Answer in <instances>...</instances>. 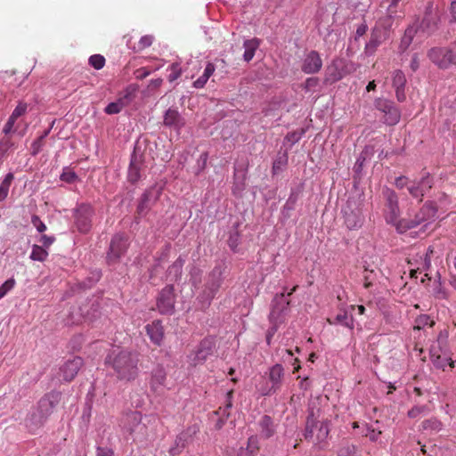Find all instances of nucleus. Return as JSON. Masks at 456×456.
<instances>
[{
    "instance_id": "obj_1",
    "label": "nucleus",
    "mask_w": 456,
    "mask_h": 456,
    "mask_svg": "<svg viewBox=\"0 0 456 456\" xmlns=\"http://www.w3.org/2000/svg\"><path fill=\"white\" fill-rule=\"evenodd\" d=\"M138 354L120 347H113L105 358V364L110 366L118 379L122 381H133L139 373Z\"/></svg>"
},
{
    "instance_id": "obj_2",
    "label": "nucleus",
    "mask_w": 456,
    "mask_h": 456,
    "mask_svg": "<svg viewBox=\"0 0 456 456\" xmlns=\"http://www.w3.org/2000/svg\"><path fill=\"white\" fill-rule=\"evenodd\" d=\"M329 433V421H319L312 410L306 419L305 439L314 444H320L327 439Z\"/></svg>"
},
{
    "instance_id": "obj_3",
    "label": "nucleus",
    "mask_w": 456,
    "mask_h": 456,
    "mask_svg": "<svg viewBox=\"0 0 456 456\" xmlns=\"http://www.w3.org/2000/svg\"><path fill=\"white\" fill-rule=\"evenodd\" d=\"M123 428L133 436L134 441L142 442L147 438V427L142 423V414L138 411H132L126 415Z\"/></svg>"
},
{
    "instance_id": "obj_4",
    "label": "nucleus",
    "mask_w": 456,
    "mask_h": 456,
    "mask_svg": "<svg viewBox=\"0 0 456 456\" xmlns=\"http://www.w3.org/2000/svg\"><path fill=\"white\" fill-rule=\"evenodd\" d=\"M436 212L437 209L435 204L433 202H427L420 208L414 219H401L397 224V231L402 233L409 229L416 227L422 222L431 220L436 216Z\"/></svg>"
},
{
    "instance_id": "obj_5",
    "label": "nucleus",
    "mask_w": 456,
    "mask_h": 456,
    "mask_svg": "<svg viewBox=\"0 0 456 456\" xmlns=\"http://www.w3.org/2000/svg\"><path fill=\"white\" fill-rule=\"evenodd\" d=\"M383 196L385 199L384 216L387 223L395 225L400 222V208L398 204V197L395 191L386 187L383 189Z\"/></svg>"
},
{
    "instance_id": "obj_6",
    "label": "nucleus",
    "mask_w": 456,
    "mask_h": 456,
    "mask_svg": "<svg viewBox=\"0 0 456 456\" xmlns=\"http://www.w3.org/2000/svg\"><path fill=\"white\" fill-rule=\"evenodd\" d=\"M221 283L220 273L213 271L208 276L204 290L198 297V299L201 304V309H206L210 305L212 299L215 297L221 286Z\"/></svg>"
},
{
    "instance_id": "obj_7",
    "label": "nucleus",
    "mask_w": 456,
    "mask_h": 456,
    "mask_svg": "<svg viewBox=\"0 0 456 456\" xmlns=\"http://www.w3.org/2000/svg\"><path fill=\"white\" fill-rule=\"evenodd\" d=\"M215 344L210 338H204L198 347L187 355V362L190 366L196 367L203 364L209 355L213 354Z\"/></svg>"
},
{
    "instance_id": "obj_8",
    "label": "nucleus",
    "mask_w": 456,
    "mask_h": 456,
    "mask_svg": "<svg viewBox=\"0 0 456 456\" xmlns=\"http://www.w3.org/2000/svg\"><path fill=\"white\" fill-rule=\"evenodd\" d=\"M161 192L162 188H157L156 185L144 191L136 208L135 219L143 217L148 214L152 205L159 199Z\"/></svg>"
},
{
    "instance_id": "obj_9",
    "label": "nucleus",
    "mask_w": 456,
    "mask_h": 456,
    "mask_svg": "<svg viewBox=\"0 0 456 456\" xmlns=\"http://www.w3.org/2000/svg\"><path fill=\"white\" fill-rule=\"evenodd\" d=\"M374 105L384 114V122L387 125L395 126L400 121L401 112L393 102L379 98L375 101Z\"/></svg>"
},
{
    "instance_id": "obj_10",
    "label": "nucleus",
    "mask_w": 456,
    "mask_h": 456,
    "mask_svg": "<svg viewBox=\"0 0 456 456\" xmlns=\"http://www.w3.org/2000/svg\"><path fill=\"white\" fill-rule=\"evenodd\" d=\"M93 214L94 209L92 206L85 203L78 205L74 210V222L79 232L86 233L90 231Z\"/></svg>"
},
{
    "instance_id": "obj_11",
    "label": "nucleus",
    "mask_w": 456,
    "mask_h": 456,
    "mask_svg": "<svg viewBox=\"0 0 456 456\" xmlns=\"http://www.w3.org/2000/svg\"><path fill=\"white\" fill-rule=\"evenodd\" d=\"M349 72L345 60L334 59L326 68L324 82L330 85L334 84L341 80Z\"/></svg>"
},
{
    "instance_id": "obj_12",
    "label": "nucleus",
    "mask_w": 456,
    "mask_h": 456,
    "mask_svg": "<svg viewBox=\"0 0 456 456\" xmlns=\"http://www.w3.org/2000/svg\"><path fill=\"white\" fill-rule=\"evenodd\" d=\"M428 57L440 69H448L452 65V44L448 46L430 49Z\"/></svg>"
},
{
    "instance_id": "obj_13",
    "label": "nucleus",
    "mask_w": 456,
    "mask_h": 456,
    "mask_svg": "<svg viewBox=\"0 0 456 456\" xmlns=\"http://www.w3.org/2000/svg\"><path fill=\"white\" fill-rule=\"evenodd\" d=\"M128 248V238L124 234H116L110 241L108 260L116 262L126 252Z\"/></svg>"
},
{
    "instance_id": "obj_14",
    "label": "nucleus",
    "mask_w": 456,
    "mask_h": 456,
    "mask_svg": "<svg viewBox=\"0 0 456 456\" xmlns=\"http://www.w3.org/2000/svg\"><path fill=\"white\" fill-rule=\"evenodd\" d=\"M432 186L433 179L428 174H427L419 182L412 181V183L408 186V191L413 198L419 199V201H422V198L432 188Z\"/></svg>"
},
{
    "instance_id": "obj_15",
    "label": "nucleus",
    "mask_w": 456,
    "mask_h": 456,
    "mask_svg": "<svg viewBox=\"0 0 456 456\" xmlns=\"http://www.w3.org/2000/svg\"><path fill=\"white\" fill-rule=\"evenodd\" d=\"M175 305L174 287L166 286L159 293L157 306L161 314L172 313Z\"/></svg>"
},
{
    "instance_id": "obj_16",
    "label": "nucleus",
    "mask_w": 456,
    "mask_h": 456,
    "mask_svg": "<svg viewBox=\"0 0 456 456\" xmlns=\"http://www.w3.org/2000/svg\"><path fill=\"white\" fill-rule=\"evenodd\" d=\"M322 67V60L318 52L312 50L305 54L302 65L301 70L305 74H316Z\"/></svg>"
},
{
    "instance_id": "obj_17",
    "label": "nucleus",
    "mask_w": 456,
    "mask_h": 456,
    "mask_svg": "<svg viewBox=\"0 0 456 456\" xmlns=\"http://www.w3.org/2000/svg\"><path fill=\"white\" fill-rule=\"evenodd\" d=\"M84 364V361L79 356H75L70 360H68L61 368H60V376L62 377V379L69 382L77 374L78 370Z\"/></svg>"
},
{
    "instance_id": "obj_18",
    "label": "nucleus",
    "mask_w": 456,
    "mask_h": 456,
    "mask_svg": "<svg viewBox=\"0 0 456 456\" xmlns=\"http://www.w3.org/2000/svg\"><path fill=\"white\" fill-rule=\"evenodd\" d=\"M197 432L195 427L189 428L183 431L175 439V445L170 448L169 453L171 456L179 455L182 451L186 447L189 442L191 440L192 436Z\"/></svg>"
},
{
    "instance_id": "obj_19",
    "label": "nucleus",
    "mask_w": 456,
    "mask_h": 456,
    "mask_svg": "<svg viewBox=\"0 0 456 456\" xmlns=\"http://www.w3.org/2000/svg\"><path fill=\"white\" fill-rule=\"evenodd\" d=\"M145 330L151 341L156 346H160L164 338V329L161 322L159 320L153 321L145 326Z\"/></svg>"
},
{
    "instance_id": "obj_20",
    "label": "nucleus",
    "mask_w": 456,
    "mask_h": 456,
    "mask_svg": "<svg viewBox=\"0 0 456 456\" xmlns=\"http://www.w3.org/2000/svg\"><path fill=\"white\" fill-rule=\"evenodd\" d=\"M163 123L166 126L174 127L176 130H180L185 125L184 118L178 110L171 108L166 111Z\"/></svg>"
},
{
    "instance_id": "obj_21",
    "label": "nucleus",
    "mask_w": 456,
    "mask_h": 456,
    "mask_svg": "<svg viewBox=\"0 0 456 456\" xmlns=\"http://www.w3.org/2000/svg\"><path fill=\"white\" fill-rule=\"evenodd\" d=\"M167 379V372L163 366L158 365L156 368L152 370L151 378V387L156 391L159 387L165 385Z\"/></svg>"
},
{
    "instance_id": "obj_22",
    "label": "nucleus",
    "mask_w": 456,
    "mask_h": 456,
    "mask_svg": "<svg viewBox=\"0 0 456 456\" xmlns=\"http://www.w3.org/2000/svg\"><path fill=\"white\" fill-rule=\"evenodd\" d=\"M283 375L284 370L281 364H275L270 369L269 379L272 382L270 391L275 393L280 389Z\"/></svg>"
},
{
    "instance_id": "obj_23",
    "label": "nucleus",
    "mask_w": 456,
    "mask_h": 456,
    "mask_svg": "<svg viewBox=\"0 0 456 456\" xmlns=\"http://www.w3.org/2000/svg\"><path fill=\"white\" fill-rule=\"evenodd\" d=\"M53 409V403L49 395L43 397L38 403L39 419L37 424H42L44 420L51 414Z\"/></svg>"
},
{
    "instance_id": "obj_24",
    "label": "nucleus",
    "mask_w": 456,
    "mask_h": 456,
    "mask_svg": "<svg viewBox=\"0 0 456 456\" xmlns=\"http://www.w3.org/2000/svg\"><path fill=\"white\" fill-rule=\"evenodd\" d=\"M362 216L359 209L347 212L345 210V224L348 229H357L362 226Z\"/></svg>"
},
{
    "instance_id": "obj_25",
    "label": "nucleus",
    "mask_w": 456,
    "mask_h": 456,
    "mask_svg": "<svg viewBox=\"0 0 456 456\" xmlns=\"http://www.w3.org/2000/svg\"><path fill=\"white\" fill-rule=\"evenodd\" d=\"M260 435L262 437L268 439L275 433L273 421L271 417L265 415L259 420Z\"/></svg>"
},
{
    "instance_id": "obj_26",
    "label": "nucleus",
    "mask_w": 456,
    "mask_h": 456,
    "mask_svg": "<svg viewBox=\"0 0 456 456\" xmlns=\"http://www.w3.org/2000/svg\"><path fill=\"white\" fill-rule=\"evenodd\" d=\"M439 16L437 13L427 12L421 21V27L428 33L437 29Z\"/></svg>"
},
{
    "instance_id": "obj_27",
    "label": "nucleus",
    "mask_w": 456,
    "mask_h": 456,
    "mask_svg": "<svg viewBox=\"0 0 456 456\" xmlns=\"http://www.w3.org/2000/svg\"><path fill=\"white\" fill-rule=\"evenodd\" d=\"M260 42L261 41L258 38H252L244 42L243 46L245 48V52L243 54V59L245 61L248 62L253 59L256 49L260 45Z\"/></svg>"
},
{
    "instance_id": "obj_28",
    "label": "nucleus",
    "mask_w": 456,
    "mask_h": 456,
    "mask_svg": "<svg viewBox=\"0 0 456 456\" xmlns=\"http://www.w3.org/2000/svg\"><path fill=\"white\" fill-rule=\"evenodd\" d=\"M141 178V164L136 162V160H131L129 168H128V174H127V179L132 183H136Z\"/></svg>"
},
{
    "instance_id": "obj_29",
    "label": "nucleus",
    "mask_w": 456,
    "mask_h": 456,
    "mask_svg": "<svg viewBox=\"0 0 456 456\" xmlns=\"http://www.w3.org/2000/svg\"><path fill=\"white\" fill-rule=\"evenodd\" d=\"M14 179L12 173H8L0 184V201L6 199L11 183Z\"/></svg>"
},
{
    "instance_id": "obj_30",
    "label": "nucleus",
    "mask_w": 456,
    "mask_h": 456,
    "mask_svg": "<svg viewBox=\"0 0 456 456\" xmlns=\"http://www.w3.org/2000/svg\"><path fill=\"white\" fill-rule=\"evenodd\" d=\"M259 451L256 436H250L248 440L246 451L242 456H256Z\"/></svg>"
},
{
    "instance_id": "obj_31",
    "label": "nucleus",
    "mask_w": 456,
    "mask_h": 456,
    "mask_svg": "<svg viewBox=\"0 0 456 456\" xmlns=\"http://www.w3.org/2000/svg\"><path fill=\"white\" fill-rule=\"evenodd\" d=\"M421 427L424 430H430V431L437 432L442 429L443 424L436 418H431V419L424 420L421 423Z\"/></svg>"
},
{
    "instance_id": "obj_32",
    "label": "nucleus",
    "mask_w": 456,
    "mask_h": 456,
    "mask_svg": "<svg viewBox=\"0 0 456 456\" xmlns=\"http://www.w3.org/2000/svg\"><path fill=\"white\" fill-rule=\"evenodd\" d=\"M435 325V322L430 318L428 314H421L418 316L415 320L414 330H421L426 326L433 327Z\"/></svg>"
},
{
    "instance_id": "obj_33",
    "label": "nucleus",
    "mask_w": 456,
    "mask_h": 456,
    "mask_svg": "<svg viewBox=\"0 0 456 456\" xmlns=\"http://www.w3.org/2000/svg\"><path fill=\"white\" fill-rule=\"evenodd\" d=\"M48 252L42 246L34 245L30 255L31 259L43 262L46 259Z\"/></svg>"
},
{
    "instance_id": "obj_34",
    "label": "nucleus",
    "mask_w": 456,
    "mask_h": 456,
    "mask_svg": "<svg viewBox=\"0 0 456 456\" xmlns=\"http://www.w3.org/2000/svg\"><path fill=\"white\" fill-rule=\"evenodd\" d=\"M406 77L403 71L397 69L393 74V86L395 88H404Z\"/></svg>"
},
{
    "instance_id": "obj_35",
    "label": "nucleus",
    "mask_w": 456,
    "mask_h": 456,
    "mask_svg": "<svg viewBox=\"0 0 456 456\" xmlns=\"http://www.w3.org/2000/svg\"><path fill=\"white\" fill-rule=\"evenodd\" d=\"M431 361L433 364L438 368L444 370L446 362H449L450 367H454V362L451 359L443 358L441 355H435L434 354L431 355Z\"/></svg>"
},
{
    "instance_id": "obj_36",
    "label": "nucleus",
    "mask_w": 456,
    "mask_h": 456,
    "mask_svg": "<svg viewBox=\"0 0 456 456\" xmlns=\"http://www.w3.org/2000/svg\"><path fill=\"white\" fill-rule=\"evenodd\" d=\"M429 411L427 405H417L412 407L407 413L408 417L411 419L418 418Z\"/></svg>"
},
{
    "instance_id": "obj_37",
    "label": "nucleus",
    "mask_w": 456,
    "mask_h": 456,
    "mask_svg": "<svg viewBox=\"0 0 456 456\" xmlns=\"http://www.w3.org/2000/svg\"><path fill=\"white\" fill-rule=\"evenodd\" d=\"M89 64L95 69H101L105 65V58L101 54H94L89 58Z\"/></svg>"
},
{
    "instance_id": "obj_38",
    "label": "nucleus",
    "mask_w": 456,
    "mask_h": 456,
    "mask_svg": "<svg viewBox=\"0 0 456 456\" xmlns=\"http://www.w3.org/2000/svg\"><path fill=\"white\" fill-rule=\"evenodd\" d=\"M123 108H124V103L122 102L121 100H119V101L109 103L107 105V107L105 108V112L110 115L118 114L122 110Z\"/></svg>"
},
{
    "instance_id": "obj_39",
    "label": "nucleus",
    "mask_w": 456,
    "mask_h": 456,
    "mask_svg": "<svg viewBox=\"0 0 456 456\" xmlns=\"http://www.w3.org/2000/svg\"><path fill=\"white\" fill-rule=\"evenodd\" d=\"M16 284V281L14 278H10L7 281H5L1 286H0V299L3 298L9 291H11Z\"/></svg>"
},
{
    "instance_id": "obj_40",
    "label": "nucleus",
    "mask_w": 456,
    "mask_h": 456,
    "mask_svg": "<svg viewBox=\"0 0 456 456\" xmlns=\"http://www.w3.org/2000/svg\"><path fill=\"white\" fill-rule=\"evenodd\" d=\"M61 180L69 183H72L77 180V175L72 169L66 167L63 169L61 175Z\"/></svg>"
},
{
    "instance_id": "obj_41",
    "label": "nucleus",
    "mask_w": 456,
    "mask_h": 456,
    "mask_svg": "<svg viewBox=\"0 0 456 456\" xmlns=\"http://www.w3.org/2000/svg\"><path fill=\"white\" fill-rule=\"evenodd\" d=\"M48 134V131H45L43 135L35 140L31 144V154L37 155L41 151L44 145V139Z\"/></svg>"
},
{
    "instance_id": "obj_42",
    "label": "nucleus",
    "mask_w": 456,
    "mask_h": 456,
    "mask_svg": "<svg viewBox=\"0 0 456 456\" xmlns=\"http://www.w3.org/2000/svg\"><path fill=\"white\" fill-rule=\"evenodd\" d=\"M376 279V273L373 270L369 271L367 268L364 270L363 274V287L369 289L372 286Z\"/></svg>"
},
{
    "instance_id": "obj_43",
    "label": "nucleus",
    "mask_w": 456,
    "mask_h": 456,
    "mask_svg": "<svg viewBox=\"0 0 456 456\" xmlns=\"http://www.w3.org/2000/svg\"><path fill=\"white\" fill-rule=\"evenodd\" d=\"M170 74L168 75V80L169 82H174L182 74V69L180 68V65L178 63H173L170 66Z\"/></svg>"
},
{
    "instance_id": "obj_44",
    "label": "nucleus",
    "mask_w": 456,
    "mask_h": 456,
    "mask_svg": "<svg viewBox=\"0 0 456 456\" xmlns=\"http://www.w3.org/2000/svg\"><path fill=\"white\" fill-rule=\"evenodd\" d=\"M153 42V37L150 35H146L141 37L140 41L138 42L137 50L142 51L145 48L151 46Z\"/></svg>"
},
{
    "instance_id": "obj_45",
    "label": "nucleus",
    "mask_w": 456,
    "mask_h": 456,
    "mask_svg": "<svg viewBox=\"0 0 456 456\" xmlns=\"http://www.w3.org/2000/svg\"><path fill=\"white\" fill-rule=\"evenodd\" d=\"M28 104L26 102H19V104L15 107L11 116L18 119V118L21 117L27 112Z\"/></svg>"
},
{
    "instance_id": "obj_46",
    "label": "nucleus",
    "mask_w": 456,
    "mask_h": 456,
    "mask_svg": "<svg viewBox=\"0 0 456 456\" xmlns=\"http://www.w3.org/2000/svg\"><path fill=\"white\" fill-rule=\"evenodd\" d=\"M31 223L36 227L37 232L41 233L45 232L47 229L46 225L41 221L40 217L37 215L32 216Z\"/></svg>"
},
{
    "instance_id": "obj_47",
    "label": "nucleus",
    "mask_w": 456,
    "mask_h": 456,
    "mask_svg": "<svg viewBox=\"0 0 456 456\" xmlns=\"http://www.w3.org/2000/svg\"><path fill=\"white\" fill-rule=\"evenodd\" d=\"M338 456H355V447L354 445H346L340 448Z\"/></svg>"
},
{
    "instance_id": "obj_48",
    "label": "nucleus",
    "mask_w": 456,
    "mask_h": 456,
    "mask_svg": "<svg viewBox=\"0 0 456 456\" xmlns=\"http://www.w3.org/2000/svg\"><path fill=\"white\" fill-rule=\"evenodd\" d=\"M16 120L17 119L15 118H12V116L9 117L7 122L5 123L3 128V132L4 134H8L15 131L13 127Z\"/></svg>"
},
{
    "instance_id": "obj_49",
    "label": "nucleus",
    "mask_w": 456,
    "mask_h": 456,
    "mask_svg": "<svg viewBox=\"0 0 456 456\" xmlns=\"http://www.w3.org/2000/svg\"><path fill=\"white\" fill-rule=\"evenodd\" d=\"M380 435L381 431H376L372 428L366 426V433L364 434V436L369 437L370 441H377Z\"/></svg>"
},
{
    "instance_id": "obj_50",
    "label": "nucleus",
    "mask_w": 456,
    "mask_h": 456,
    "mask_svg": "<svg viewBox=\"0 0 456 456\" xmlns=\"http://www.w3.org/2000/svg\"><path fill=\"white\" fill-rule=\"evenodd\" d=\"M411 183L412 181H410L406 176H399L395 179V184L398 189H403L404 187L408 189V186Z\"/></svg>"
},
{
    "instance_id": "obj_51",
    "label": "nucleus",
    "mask_w": 456,
    "mask_h": 456,
    "mask_svg": "<svg viewBox=\"0 0 456 456\" xmlns=\"http://www.w3.org/2000/svg\"><path fill=\"white\" fill-rule=\"evenodd\" d=\"M401 0H387V12L390 17L397 12V6Z\"/></svg>"
},
{
    "instance_id": "obj_52",
    "label": "nucleus",
    "mask_w": 456,
    "mask_h": 456,
    "mask_svg": "<svg viewBox=\"0 0 456 456\" xmlns=\"http://www.w3.org/2000/svg\"><path fill=\"white\" fill-rule=\"evenodd\" d=\"M449 11V22L455 23L456 22V0H452L448 8Z\"/></svg>"
},
{
    "instance_id": "obj_53",
    "label": "nucleus",
    "mask_w": 456,
    "mask_h": 456,
    "mask_svg": "<svg viewBox=\"0 0 456 456\" xmlns=\"http://www.w3.org/2000/svg\"><path fill=\"white\" fill-rule=\"evenodd\" d=\"M39 241L42 243V247L49 248L55 241V237L43 234Z\"/></svg>"
},
{
    "instance_id": "obj_54",
    "label": "nucleus",
    "mask_w": 456,
    "mask_h": 456,
    "mask_svg": "<svg viewBox=\"0 0 456 456\" xmlns=\"http://www.w3.org/2000/svg\"><path fill=\"white\" fill-rule=\"evenodd\" d=\"M347 320H348V317H347V314L346 313H344V314H339L336 316L335 318V321L334 322H331L330 319L328 320V322L330 323V324H335V323H342V324H345V325H348L347 323Z\"/></svg>"
},
{
    "instance_id": "obj_55",
    "label": "nucleus",
    "mask_w": 456,
    "mask_h": 456,
    "mask_svg": "<svg viewBox=\"0 0 456 456\" xmlns=\"http://www.w3.org/2000/svg\"><path fill=\"white\" fill-rule=\"evenodd\" d=\"M379 44H380V39L378 37V36L376 34L373 33L371 35V37H370L369 43L367 44L366 47L375 49Z\"/></svg>"
},
{
    "instance_id": "obj_56",
    "label": "nucleus",
    "mask_w": 456,
    "mask_h": 456,
    "mask_svg": "<svg viewBox=\"0 0 456 456\" xmlns=\"http://www.w3.org/2000/svg\"><path fill=\"white\" fill-rule=\"evenodd\" d=\"M451 273V284L456 289V256L452 261V267L450 271Z\"/></svg>"
},
{
    "instance_id": "obj_57",
    "label": "nucleus",
    "mask_w": 456,
    "mask_h": 456,
    "mask_svg": "<svg viewBox=\"0 0 456 456\" xmlns=\"http://www.w3.org/2000/svg\"><path fill=\"white\" fill-rule=\"evenodd\" d=\"M432 253H433V249H431L429 248L428 252H427V254H426L425 260H424V263H423V266L420 269L421 271L428 270V269L430 268V266H431L430 254H432Z\"/></svg>"
},
{
    "instance_id": "obj_58",
    "label": "nucleus",
    "mask_w": 456,
    "mask_h": 456,
    "mask_svg": "<svg viewBox=\"0 0 456 456\" xmlns=\"http://www.w3.org/2000/svg\"><path fill=\"white\" fill-rule=\"evenodd\" d=\"M208 78H207L203 74L193 82V86L195 88H203L207 84Z\"/></svg>"
},
{
    "instance_id": "obj_59",
    "label": "nucleus",
    "mask_w": 456,
    "mask_h": 456,
    "mask_svg": "<svg viewBox=\"0 0 456 456\" xmlns=\"http://www.w3.org/2000/svg\"><path fill=\"white\" fill-rule=\"evenodd\" d=\"M215 70V65L212 62H208L204 69L203 75L209 79V77L214 74Z\"/></svg>"
},
{
    "instance_id": "obj_60",
    "label": "nucleus",
    "mask_w": 456,
    "mask_h": 456,
    "mask_svg": "<svg viewBox=\"0 0 456 456\" xmlns=\"http://www.w3.org/2000/svg\"><path fill=\"white\" fill-rule=\"evenodd\" d=\"M319 80L317 77H308L305 82V88L309 90L310 88L316 86Z\"/></svg>"
},
{
    "instance_id": "obj_61",
    "label": "nucleus",
    "mask_w": 456,
    "mask_h": 456,
    "mask_svg": "<svg viewBox=\"0 0 456 456\" xmlns=\"http://www.w3.org/2000/svg\"><path fill=\"white\" fill-rule=\"evenodd\" d=\"M163 83V79L162 78H157V79H152L148 87L150 90H155L157 88H159Z\"/></svg>"
},
{
    "instance_id": "obj_62",
    "label": "nucleus",
    "mask_w": 456,
    "mask_h": 456,
    "mask_svg": "<svg viewBox=\"0 0 456 456\" xmlns=\"http://www.w3.org/2000/svg\"><path fill=\"white\" fill-rule=\"evenodd\" d=\"M11 145L12 143L9 139H2L0 141V150L3 151V153H5Z\"/></svg>"
},
{
    "instance_id": "obj_63",
    "label": "nucleus",
    "mask_w": 456,
    "mask_h": 456,
    "mask_svg": "<svg viewBox=\"0 0 456 456\" xmlns=\"http://www.w3.org/2000/svg\"><path fill=\"white\" fill-rule=\"evenodd\" d=\"M97 456H113V452L110 450L99 448Z\"/></svg>"
},
{
    "instance_id": "obj_64",
    "label": "nucleus",
    "mask_w": 456,
    "mask_h": 456,
    "mask_svg": "<svg viewBox=\"0 0 456 456\" xmlns=\"http://www.w3.org/2000/svg\"><path fill=\"white\" fill-rule=\"evenodd\" d=\"M452 65H456V42L452 43Z\"/></svg>"
}]
</instances>
